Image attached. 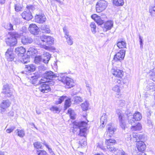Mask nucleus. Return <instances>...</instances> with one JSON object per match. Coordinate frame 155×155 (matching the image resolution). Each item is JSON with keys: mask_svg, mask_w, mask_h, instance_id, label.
I'll use <instances>...</instances> for the list:
<instances>
[{"mask_svg": "<svg viewBox=\"0 0 155 155\" xmlns=\"http://www.w3.org/2000/svg\"><path fill=\"white\" fill-rule=\"evenodd\" d=\"M105 143L107 150L113 152H116L115 155H128L122 149H117L114 147V145L116 143V141L111 139H106Z\"/></svg>", "mask_w": 155, "mask_h": 155, "instance_id": "1", "label": "nucleus"}, {"mask_svg": "<svg viewBox=\"0 0 155 155\" xmlns=\"http://www.w3.org/2000/svg\"><path fill=\"white\" fill-rule=\"evenodd\" d=\"M74 130L75 128H78L79 129L80 133L79 135L81 136H86V131L87 128L86 127L87 123L84 121H81L79 122H74L73 123Z\"/></svg>", "mask_w": 155, "mask_h": 155, "instance_id": "2", "label": "nucleus"}, {"mask_svg": "<svg viewBox=\"0 0 155 155\" xmlns=\"http://www.w3.org/2000/svg\"><path fill=\"white\" fill-rule=\"evenodd\" d=\"M20 36L19 34L16 32H11L10 35L5 39V42L7 45L12 46L15 45L17 44L16 38Z\"/></svg>", "mask_w": 155, "mask_h": 155, "instance_id": "3", "label": "nucleus"}, {"mask_svg": "<svg viewBox=\"0 0 155 155\" xmlns=\"http://www.w3.org/2000/svg\"><path fill=\"white\" fill-rule=\"evenodd\" d=\"M44 77L42 78L40 81V83L46 82L49 83V84H51L52 79L55 78V76L54 73L51 71L46 72L43 75Z\"/></svg>", "mask_w": 155, "mask_h": 155, "instance_id": "4", "label": "nucleus"}, {"mask_svg": "<svg viewBox=\"0 0 155 155\" xmlns=\"http://www.w3.org/2000/svg\"><path fill=\"white\" fill-rule=\"evenodd\" d=\"M125 54V51L122 49L117 52L114 56V60L116 62L118 63L119 65L120 66L122 64L121 61L124 59Z\"/></svg>", "mask_w": 155, "mask_h": 155, "instance_id": "5", "label": "nucleus"}, {"mask_svg": "<svg viewBox=\"0 0 155 155\" xmlns=\"http://www.w3.org/2000/svg\"><path fill=\"white\" fill-rule=\"evenodd\" d=\"M107 5V2L104 0L98 1L96 5V9L97 12H100L104 10Z\"/></svg>", "mask_w": 155, "mask_h": 155, "instance_id": "6", "label": "nucleus"}, {"mask_svg": "<svg viewBox=\"0 0 155 155\" xmlns=\"http://www.w3.org/2000/svg\"><path fill=\"white\" fill-rule=\"evenodd\" d=\"M116 112L118 116L120 126L123 129H124L126 127V124L125 122L124 114L122 111L120 109L117 110Z\"/></svg>", "mask_w": 155, "mask_h": 155, "instance_id": "7", "label": "nucleus"}, {"mask_svg": "<svg viewBox=\"0 0 155 155\" xmlns=\"http://www.w3.org/2000/svg\"><path fill=\"white\" fill-rule=\"evenodd\" d=\"M40 84H41L38 88L39 91L42 93H47L51 91V88L49 86V83L46 82L44 83H40Z\"/></svg>", "mask_w": 155, "mask_h": 155, "instance_id": "8", "label": "nucleus"}, {"mask_svg": "<svg viewBox=\"0 0 155 155\" xmlns=\"http://www.w3.org/2000/svg\"><path fill=\"white\" fill-rule=\"evenodd\" d=\"M41 41L44 43L48 45H52L54 42L53 38L50 36L42 35L40 37Z\"/></svg>", "mask_w": 155, "mask_h": 155, "instance_id": "9", "label": "nucleus"}, {"mask_svg": "<svg viewBox=\"0 0 155 155\" xmlns=\"http://www.w3.org/2000/svg\"><path fill=\"white\" fill-rule=\"evenodd\" d=\"M128 123L130 124L132 126L131 128L132 131H137L140 130L142 128V126L140 123H138L136 124L134 120L128 119Z\"/></svg>", "mask_w": 155, "mask_h": 155, "instance_id": "10", "label": "nucleus"}, {"mask_svg": "<svg viewBox=\"0 0 155 155\" xmlns=\"http://www.w3.org/2000/svg\"><path fill=\"white\" fill-rule=\"evenodd\" d=\"M127 116L128 118V119H131L135 121H139L141 120L142 118L141 114L138 112H136L133 115L132 114L130 113L129 114H127Z\"/></svg>", "mask_w": 155, "mask_h": 155, "instance_id": "11", "label": "nucleus"}, {"mask_svg": "<svg viewBox=\"0 0 155 155\" xmlns=\"http://www.w3.org/2000/svg\"><path fill=\"white\" fill-rule=\"evenodd\" d=\"M11 104L8 100L2 101L0 104V107L1 108V113H3L6 109Z\"/></svg>", "mask_w": 155, "mask_h": 155, "instance_id": "12", "label": "nucleus"}, {"mask_svg": "<svg viewBox=\"0 0 155 155\" xmlns=\"http://www.w3.org/2000/svg\"><path fill=\"white\" fill-rule=\"evenodd\" d=\"M2 93L4 94L6 97H10L12 94V93L10 90L9 86L8 84L3 85Z\"/></svg>", "mask_w": 155, "mask_h": 155, "instance_id": "13", "label": "nucleus"}, {"mask_svg": "<svg viewBox=\"0 0 155 155\" xmlns=\"http://www.w3.org/2000/svg\"><path fill=\"white\" fill-rule=\"evenodd\" d=\"M46 18L45 15L43 13L37 14L35 16V21L39 23H43L45 21Z\"/></svg>", "mask_w": 155, "mask_h": 155, "instance_id": "14", "label": "nucleus"}, {"mask_svg": "<svg viewBox=\"0 0 155 155\" xmlns=\"http://www.w3.org/2000/svg\"><path fill=\"white\" fill-rule=\"evenodd\" d=\"M5 57L8 61H12L14 58V55L13 53V49L11 48H8L5 54Z\"/></svg>", "mask_w": 155, "mask_h": 155, "instance_id": "15", "label": "nucleus"}, {"mask_svg": "<svg viewBox=\"0 0 155 155\" xmlns=\"http://www.w3.org/2000/svg\"><path fill=\"white\" fill-rule=\"evenodd\" d=\"M112 74L115 76L121 78L123 76L124 72L117 68H112L111 70Z\"/></svg>", "mask_w": 155, "mask_h": 155, "instance_id": "16", "label": "nucleus"}, {"mask_svg": "<svg viewBox=\"0 0 155 155\" xmlns=\"http://www.w3.org/2000/svg\"><path fill=\"white\" fill-rule=\"evenodd\" d=\"M107 127V135L109 137H110L113 135L116 129L111 124H109Z\"/></svg>", "mask_w": 155, "mask_h": 155, "instance_id": "17", "label": "nucleus"}, {"mask_svg": "<svg viewBox=\"0 0 155 155\" xmlns=\"http://www.w3.org/2000/svg\"><path fill=\"white\" fill-rule=\"evenodd\" d=\"M64 100H65L64 104V110H65L68 108V99L66 96H63L61 97L58 101L56 102V104H61Z\"/></svg>", "mask_w": 155, "mask_h": 155, "instance_id": "18", "label": "nucleus"}, {"mask_svg": "<svg viewBox=\"0 0 155 155\" xmlns=\"http://www.w3.org/2000/svg\"><path fill=\"white\" fill-rule=\"evenodd\" d=\"M34 41L33 39L30 36H24L22 37L21 42L24 45H27L32 43Z\"/></svg>", "mask_w": 155, "mask_h": 155, "instance_id": "19", "label": "nucleus"}, {"mask_svg": "<svg viewBox=\"0 0 155 155\" xmlns=\"http://www.w3.org/2000/svg\"><path fill=\"white\" fill-rule=\"evenodd\" d=\"M129 136L130 140H131L133 137L134 139V140H135L136 142L137 143L140 141V140H142L143 137V135L136 133H133L132 135H130Z\"/></svg>", "mask_w": 155, "mask_h": 155, "instance_id": "20", "label": "nucleus"}, {"mask_svg": "<svg viewBox=\"0 0 155 155\" xmlns=\"http://www.w3.org/2000/svg\"><path fill=\"white\" fill-rule=\"evenodd\" d=\"M136 147L138 150L142 152L144 151L146 147L144 142L142 141L137 142L136 143Z\"/></svg>", "mask_w": 155, "mask_h": 155, "instance_id": "21", "label": "nucleus"}, {"mask_svg": "<svg viewBox=\"0 0 155 155\" xmlns=\"http://www.w3.org/2000/svg\"><path fill=\"white\" fill-rule=\"evenodd\" d=\"M29 30L31 34L35 35L37 34L39 28L36 25L32 24L30 25Z\"/></svg>", "mask_w": 155, "mask_h": 155, "instance_id": "22", "label": "nucleus"}, {"mask_svg": "<svg viewBox=\"0 0 155 155\" xmlns=\"http://www.w3.org/2000/svg\"><path fill=\"white\" fill-rule=\"evenodd\" d=\"M21 15L23 18L28 21L31 19L33 17L31 12L26 10L24 11Z\"/></svg>", "mask_w": 155, "mask_h": 155, "instance_id": "23", "label": "nucleus"}, {"mask_svg": "<svg viewBox=\"0 0 155 155\" xmlns=\"http://www.w3.org/2000/svg\"><path fill=\"white\" fill-rule=\"evenodd\" d=\"M58 79L60 81H61L64 84H66L67 85L68 83V80L67 79L68 76L67 73L61 74L60 75L58 76Z\"/></svg>", "mask_w": 155, "mask_h": 155, "instance_id": "24", "label": "nucleus"}, {"mask_svg": "<svg viewBox=\"0 0 155 155\" xmlns=\"http://www.w3.org/2000/svg\"><path fill=\"white\" fill-rule=\"evenodd\" d=\"M91 18L99 25H102L104 22V21L101 19V17L96 14L92 15Z\"/></svg>", "mask_w": 155, "mask_h": 155, "instance_id": "25", "label": "nucleus"}, {"mask_svg": "<svg viewBox=\"0 0 155 155\" xmlns=\"http://www.w3.org/2000/svg\"><path fill=\"white\" fill-rule=\"evenodd\" d=\"M15 51L18 56H22V55L25 52L26 50L23 47L21 46L16 48Z\"/></svg>", "mask_w": 155, "mask_h": 155, "instance_id": "26", "label": "nucleus"}, {"mask_svg": "<svg viewBox=\"0 0 155 155\" xmlns=\"http://www.w3.org/2000/svg\"><path fill=\"white\" fill-rule=\"evenodd\" d=\"M107 116L105 113L103 114L101 117L100 119V123L101 124L100 126V127H104L107 121Z\"/></svg>", "mask_w": 155, "mask_h": 155, "instance_id": "27", "label": "nucleus"}, {"mask_svg": "<svg viewBox=\"0 0 155 155\" xmlns=\"http://www.w3.org/2000/svg\"><path fill=\"white\" fill-rule=\"evenodd\" d=\"M36 69L35 65L30 64V65H25V70L26 72H31L34 71Z\"/></svg>", "mask_w": 155, "mask_h": 155, "instance_id": "28", "label": "nucleus"}, {"mask_svg": "<svg viewBox=\"0 0 155 155\" xmlns=\"http://www.w3.org/2000/svg\"><path fill=\"white\" fill-rule=\"evenodd\" d=\"M113 23L111 21H108L104 24V28L106 29V31L110 30L113 27Z\"/></svg>", "mask_w": 155, "mask_h": 155, "instance_id": "29", "label": "nucleus"}, {"mask_svg": "<svg viewBox=\"0 0 155 155\" xmlns=\"http://www.w3.org/2000/svg\"><path fill=\"white\" fill-rule=\"evenodd\" d=\"M43 56L44 57L43 59V62L45 64L48 63L50 59L51 55L49 53L45 52H44L43 54Z\"/></svg>", "mask_w": 155, "mask_h": 155, "instance_id": "30", "label": "nucleus"}, {"mask_svg": "<svg viewBox=\"0 0 155 155\" xmlns=\"http://www.w3.org/2000/svg\"><path fill=\"white\" fill-rule=\"evenodd\" d=\"M37 51L33 47L30 48L27 52V54L28 56L29 55H33L37 53Z\"/></svg>", "mask_w": 155, "mask_h": 155, "instance_id": "31", "label": "nucleus"}, {"mask_svg": "<svg viewBox=\"0 0 155 155\" xmlns=\"http://www.w3.org/2000/svg\"><path fill=\"white\" fill-rule=\"evenodd\" d=\"M41 28L43 33H50L51 31L49 27L47 25H42Z\"/></svg>", "mask_w": 155, "mask_h": 155, "instance_id": "32", "label": "nucleus"}, {"mask_svg": "<svg viewBox=\"0 0 155 155\" xmlns=\"http://www.w3.org/2000/svg\"><path fill=\"white\" fill-rule=\"evenodd\" d=\"M68 114H69L70 118L72 120H74L76 118V114L74 110L71 108L68 109Z\"/></svg>", "mask_w": 155, "mask_h": 155, "instance_id": "33", "label": "nucleus"}, {"mask_svg": "<svg viewBox=\"0 0 155 155\" xmlns=\"http://www.w3.org/2000/svg\"><path fill=\"white\" fill-rule=\"evenodd\" d=\"M113 3L116 6H122L124 5V2L123 0H113Z\"/></svg>", "mask_w": 155, "mask_h": 155, "instance_id": "34", "label": "nucleus"}, {"mask_svg": "<svg viewBox=\"0 0 155 155\" xmlns=\"http://www.w3.org/2000/svg\"><path fill=\"white\" fill-rule=\"evenodd\" d=\"M117 45L119 48H124L126 47V44L125 41H118Z\"/></svg>", "mask_w": 155, "mask_h": 155, "instance_id": "35", "label": "nucleus"}, {"mask_svg": "<svg viewBox=\"0 0 155 155\" xmlns=\"http://www.w3.org/2000/svg\"><path fill=\"white\" fill-rule=\"evenodd\" d=\"M151 79L155 82V68H153L149 72Z\"/></svg>", "mask_w": 155, "mask_h": 155, "instance_id": "36", "label": "nucleus"}, {"mask_svg": "<svg viewBox=\"0 0 155 155\" xmlns=\"http://www.w3.org/2000/svg\"><path fill=\"white\" fill-rule=\"evenodd\" d=\"M149 11L152 17H155V6L150 7Z\"/></svg>", "mask_w": 155, "mask_h": 155, "instance_id": "37", "label": "nucleus"}, {"mask_svg": "<svg viewBox=\"0 0 155 155\" xmlns=\"http://www.w3.org/2000/svg\"><path fill=\"white\" fill-rule=\"evenodd\" d=\"M76 84L74 80L68 77V88L75 86Z\"/></svg>", "mask_w": 155, "mask_h": 155, "instance_id": "38", "label": "nucleus"}, {"mask_svg": "<svg viewBox=\"0 0 155 155\" xmlns=\"http://www.w3.org/2000/svg\"><path fill=\"white\" fill-rule=\"evenodd\" d=\"M15 132H16L18 134V135L20 137H22L25 136V133L24 130L17 129L15 130Z\"/></svg>", "mask_w": 155, "mask_h": 155, "instance_id": "39", "label": "nucleus"}, {"mask_svg": "<svg viewBox=\"0 0 155 155\" xmlns=\"http://www.w3.org/2000/svg\"><path fill=\"white\" fill-rule=\"evenodd\" d=\"M81 105L83 110L86 111L88 109L89 104L87 101H85V102L81 104Z\"/></svg>", "mask_w": 155, "mask_h": 155, "instance_id": "40", "label": "nucleus"}, {"mask_svg": "<svg viewBox=\"0 0 155 155\" xmlns=\"http://www.w3.org/2000/svg\"><path fill=\"white\" fill-rule=\"evenodd\" d=\"M91 31L93 34H95L96 32V26L95 23L94 22H91L90 24Z\"/></svg>", "mask_w": 155, "mask_h": 155, "instance_id": "41", "label": "nucleus"}, {"mask_svg": "<svg viewBox=\"0 0 155 155\" xmlns=\"http://www.w3.org/2000/svg\"><path fill=\"white\" fill-rule=\"evenodd\" d=\"M38 78V75H35L32 76L31 77V81L32 83L33 84H35L36 83L37 79Z\"/></svg>", "mask_w": 155, "mask_h": 155, "instance_id": "42", "label": "nucleus"}, {"mask_svg": "<svg viewBox=\"0 0 155 155\" xmlns=\"http://www.w3.org/2000/svg\"><path fill=\"white\" fill-rule=\"evenodd\" d=\"M50 110L55 113H59L60 111L59 108L57 106H53L50 108Z\"/></svg>", "mask_w": 155, "mask_h": 155, "instance_id": "43", "label": "nucleus"}, {"mask_svg": "<svg viewBox=\"0 0 155 155\" xmlns=\"http://www.w3.org/2000/svg\"><path fill=\"white\" fill-rule=\"evenodd\" d=\"M83 101L82 99L80 97H75L74 98V103L79 104Z\"/></svg>", "mask_w": 155, "mask_h": 155, "instance_id": "44", "label": "nucleus"}, {"mask_svg": "<svg viewBox=\"0 0 155 155\" xmlns=\"http://www.w3.org/2000/svg\"><path fill=\"white\" fill-rule=\"evenodd\" d=\"M15 8L16 12H18L22 10V7L20 5L17 4L15 5Z\"/></svg>", "mask_w": 155, "mask_h": 155, "instance_id": "45", "label": "nucleus"}, {"mask_svg": "<svg viewBox=\"0 0 155 155\" xmlns=\"http://www.w3.org/2000/svg\"><path fill=\"white\" fill-rule=\"evenodd\" d=\"M42 60V57L41 56H36L35 58V63H39Z\"/></svg>", "mask_w": 155, "mask_h": 155, "instance_id": "46", "label": "nucleus"}, {"mask_svg": "<svg viewBox=\"0 0 155 155\" xmlns=\"http://www.w3.org/2000/svg\"><path fill=\"white\" fill-rule=\"evenodd\" d=\"M147 89L148 90L153 89L155 90V84L153 82L150 83L148 86H147Z\"/></svg>", "mask_w": 155, "mask_h": 155, "instance_id": "47", "label": "nucleus"}, {"mask_svg": "<svg viewBox=\"0 0 155 155\" xmlns=\"http://www.w3.org/2000/svg\"><path fill=\"white\" fill-rule=\"evenodd\" d=\"M112 90L113 91L117 93L120 92V87L117 85L114 86L112 88Z\"/></svg>", "mask_w": 155, "mask_h": 155, "instance_id": "48", "label": "nucleus"}, {"mask_svg": "<svg viewBox=\"0 0 155 155\" xmlns=\"http://www.w3.org/2000/svg\"><path fill=\"white\" fill-rule=\"evenodd\" d=\"M26 8L27 9L26 11H29L31 12L34 10L35 8L34 6L31 5H27L26 7Z\"/></svg>", "mask_w": 155, "mask_h": 155, "instance_id": "49", "label": "nucleus"}, {"mask_svg": "<svg viewBox=\"0 0 155 155\" xmlns=\"http://www.w3.org/2000/svg\"><path fill=\"white\" fill-rule=\"evenodd\" d=\"M117 102L120 107H122L125 104V101L123 100H117Z\"/></svg>", "mask_w": 155, "mask_h": 155, "instance_id": "50", "label": "nucleus"}, {"mask_svg": "<svg viewBox=\"0 0 155 155\" xmlns=\"http://www.w3.org/2000/svg\"><path fill=\"white\" fill-rule=\"evenodd\" d=\"M37 153L38 155H48L46 152L44 150H38Z\"/></svg>", "mask_w": 155, "mask_h": 155, "instance_id": "51", "label": "nucleus"}, {"mask_svg": "<svg viewBox=\"0 0 155 155\" xmlns=\"http://www.w3.org/2000/svg\"><path fill=\"white\" fill-rule=\"evenodd\" d=\"M29 56H27V57L25 58L24 57L23 58L22 61V62L23 63H27L29 62Z\"/></svg>", "mask_w": 155, "mask_h": 155, "instance_id": "52", "label": "nucleus"}, {"mask_svg": "<svg viewBox=\"0 0 155 155\" xmlns=\"http://www.w3.org/2000/svg\"><path fill=\"white\" fill-rule=\"evenodd\" d=\"M45 145V146L48 149V150L49 152L52 154V155H55L53 151L52 150L51 148H50L49 147V146L47 145V144L46 143H45L44 144Z\"/></svg>", "mask_w": 155, "mask_h": 155, "instance_id": "53", "label": "nucleus"}, {"mask_svg": "<svg viewBox=\"0 0 155 155\" xmlns=\"http://www.w3.org/2000/svg\"><path fill=\"white\" fill-rule=\"evenodd\" d=\"M34 147L37 148H41L42 146L40 142H35L34 144Z\"/></svg>", "mask_w": 155, "mask_h": 155, "instance_id": "54", "label": "nucleus"}, {"mask_svg": "<svg viewBox=\"0 0 155 155\" xmlns=\"http://www.w3.org/2000/svg\"><path fill=\"white\" fill-rule=\"evenodd\" d=\"M15 126L12 127L11 128L7 129L6 131L8 133H10L12 132L15 129Z\"/></svg>", "mask_w": 155, "mask_h": 155, "instance_id": "55", "label": "nucleus"}, {"mask_svg": "<svg viewBox=\"0 0 155 155\" xmlns=\"http://www.w3.org/2000/svg\"><path fill=\"white\" fill-rule=\"evenodd\" d=\"M63 29L65 35L64 37L66 39H67L68 38L67 28L66 27H64Z\"/></svg>", "mask_w": 155, "mask_h": 155, "instance_id": "56", "label": "nucleus"}, {"mask_svg": "<svg viewBox=\"0 0 155 155\" xmlns=\"http://www.w3.org/2000/svg\"><path fill=\"white\" fill-rule=\"evenodd\" d=\"M73 38L71 36H68V45H71L73 44Z\"/></svg>", "mask_w": 155, "mask_h": 155, "instance_id": "57", "label": "nucleus"}, {"mask_svg": "<svg viewBox=\"0 0 155 155\" xmlns=\"http://www.w3.org/2000/svg\"><path fill=\"white\" fill-rule=\"evenodd\" d=\"M77 88L76 90V92H74V93L73 94L74 95L77 93H78L81 91V88L79 86H77Z\"/></svg>", "mask_w": 155, "mask_h": 155, "instance_id": "58", "label": "nucleus"}, {"mask_svg": "<svg viewBox=\"0 0 155 155\" xmlns=\"http://www.w3.org/2000/svg\"><path fill=\"white\" fill-rule=\"evenodd\" d=\"M117 83L119 84H121V85H122L123 84H124V83L123 82V80H118L117 81Z\"/></svg>", "mask_w": 155, "mask_h": 155, "instance_id": "59", "label": "nucleus"}, {"mask_svg": "<svg viewBox=\"0 0 155 155\" xmlns=\"http://www.w3.org/2000/svg\"><path fill=\"white\" fill-rule=\"evenodd\" d=\"M14 114L13 111H11L8 113V115L9 116H13Z\"/></svg>", "mask_w": 155, "mask_h": 155, "instance_id": "60", "label": "nucleus"}, {"mask_svg": "<svg viewBox=\"0 0 155 155\" xmlns=\"http://www.w3.org/2000/svg\"><path fill=\"white\" fill-rule=\"evenodd\" d=\"M42 48H44L46 50H49V47L45 45L42 46Z\"/></svg>", "mask_w": 155, "mask_h": 155, "instance_id": "61", "label": "nucleus"}, {"mask_svg": "<svg viewBox=\"0 0 155 155\" xmlns=\"http://www.w3.org/2000/svg\"><path fill=\"white\" fill-rule=\"evenodd\" d=\"M139 38L140 39V45H143V40L140 35L139 36Z\"/></svg>", "mask_w": 155, "mask_h": 155, "instance_id": "62", "label": "nucleus"}, {"mask_svg": "<svg viewBox=\"0 0 155 155\" xmlns=\"http://www.w3.org/2000/svg\"><path fill=\"white\" fill-rule=\"evenodd\" d=\"M9 28H8V29L10 30L13 29V25L11 23H10L9 24Z\"/></svg>", "mask_w": 155, "mask_h": 155, "instance_id": "63", "label": "nucleus"}, {"mask_svg": "<svg viewBox=\"0 0 155 155\" xmlns=\"http://www.w3.org/2000/svg\"><path fill=\"white\" fill-rule=\"evenodd\" d=\"M6 0H0V4L1 5H3L4 4L5 1Z\"/></svg>", "mask_w": 155, "mask_h": 155, "instance_id": "64", "label": "nucleus"}]
</instances>
